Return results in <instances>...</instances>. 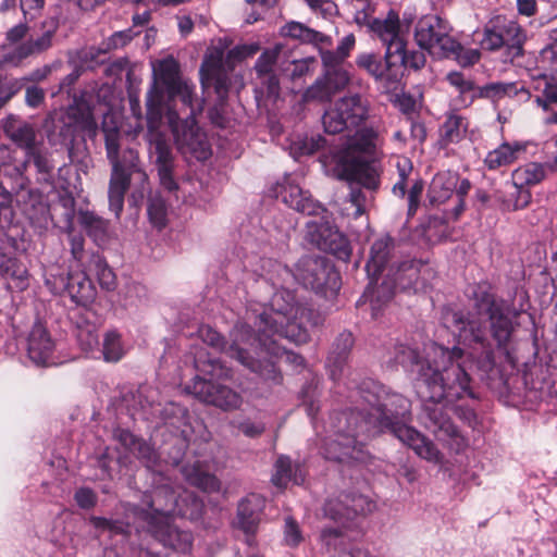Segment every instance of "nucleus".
Listing matches in <instances>:
<instances>
[{"label":"nucleus","mask_w":557,"mask_h":557,"mask_svg":"<svg viewBox=\"0 0 557 557\" xmlns=\"http://www.w3.org/2000/svg\"><path fill=\"white\" fill-rule=\"evenodd\" d=\"M364 399L370 407L368 412L350 410L337 416L335 438L324 446L327 459L348 465L364 462L368 459L364 441L373 430L387 429L421 458L434 462L441 460V453L434 443L405 424L411 408L408 398L381 389Z\"/></svg>","instance_id":"f257e3e1"},{"label":"nucleus","mask_w":557,"mask_h":557,"mask_svg":"<svg viewBox=\"0 0 557 557\" xmlns=\"http://www.w3.org/2000/svg\"><path fill=\"white\" fill-rule=\"evenodd\" d=\"M447 318L454 326L465 333L466 338L469 337L485 349L481 367L485 371H491L495 362L494 352L490 348L486 336L487 327L498 347L505 346L512 333V323L505 314L503 305L492 293L483 290L474 294L473 311L468 318L460 312H450Z\"/></svg>","instance_id":"f03ea898"},{"label":"nucleus","mask_w":557,"mask_h":557,"mask_svg":"<svg viewBox=\"0 0 557 557\" xmlns=\"http://www.w3.org/2000/svg\"><path fill=\"white\" fill-rule=\"evenodd\" d=\"M198 334L203 343L237 360L262 379L278 382L280 373L275 367V360L272 356L268 358V350L263 347L265 343L261 344L262 338H257L249 325L237 324L231 332L230 345L209 325L200 326Z\"/></svg>","instance_id":"7ed1b4c3"},{"label":"nucleus","mask_w":557,"mask_h":557,"mask_svg":"<svg viewBox=\"0 0 557 557\" xmlns=\"http://www.w3.org/2000/svg\"><path fill=\"white\" fill-rule=\"evenodd\" d=\"M107 159L111 165L108 197L111 210L119 216L124 207V197L128 191L132 177L139 180L143 188L149 177L143 166L140 153L133 147L121 149L122 135L117 127L102 125Z\"/></svg>","instance_id":"20e7f679"},{"label":"nucleus","mask_w":557,"mask_h":557,"mask_svg":"<svg viewBox=\"0 0 557 557\" xmlns=\"http://www.w3.org/2000/svg\"><path fill=\"white\" fill-rule=\"evenodd\" d=\"M259 321L264 336L277 334L304 344L310 338V327H318L324 319L318 311L297 304L289 292H280L272 299V312L260 314Z\"/></svg>","instance_id":"39448f33"},{"label":"nucleus","mask_w":557,"mask_h":557,"mask_svg":"<svg viewBox=\"0 0 557 557\" xmlns=\"http://www.w3.org/2000/svg\"><path fill=\"white\" fill-rule=\"evenodd\" d=\"M258 50V45L237 46L224 57L223 50L216 47L208 49L199 71L202 88L213 86L219 101L225 102L231 87L230 72L233 71L234 64Z\"/></svg>","instance_id":"423d86ee"},{"label":"nucleus","mask_w":557,"mask_h":557,"mask_svg":"<svg viewBox=\"0 0 557 557\" xmlns=\"http://www.w3.org/2000/svg\"><path fill=\"white\" fill-rule=\"evenodd\" d=\"M422 398V410L420 419L424 426L430 430L440 441L447 442L456 451H460L466 447V441L460 435L458 429L453 423L448 414V407L451 403H447L442 394L433 393L423 386L420 389Z\"/></svg>","instance_id":"0eeeda50"},{"label":"nucleus","mask_w":557,"mask_h":557,"mask_svg":"<svg viewBox=\"0 0 557 557\" xmlns=\"http://www.w3.org/2000/svg\"><path fill=\"white\" fill-rule=\"evenodd\" d=\"M371 116V104L362 95L347 94L338 98L332 108L322 115L324 132L339 134L346 128H358L366 125Z\"/></svg>","instance_id":"6e6552de"},{"label":"nucleus","mask_w":557,"mask_h":557,"mask_svg":"<svg viewBox=\"0 0 557 557\" xmlns=\"http://www.w3.org/2000/svg\"><path fill=\"white\" fill-rule=\"evenodd\" d=\"M447 23L437 15L419 20L414 30L418 46L437 59L460 60L462 46L448 34Z\"/></svg>","instance_id":"1a4fd4ad"},{"label":"nucleus","mask_w":557,"mask_h":557,"mask_svg":"<svg viewBox=\"0 0 557 557\" xmlns=\"http://www.w3.org/2000/svg\"><path fill=\"white\" fill-rule=\"evenodd\" d=\"M525 40V33L516 21L497 15L484 26L481 46L490 51L505 48L506 60L513 62L523 55Z\"/></svg>","instance_id":"9d476101"},{"label":"nucleus","mask_w":557,"mask_h":557,"mask_svg":"<svg viewBox=\"0 0 557 557\" xmlns=\"http://www.w3.org/2000/svg\"><path fill=\"white\" fill-rule=\"evenodd\" d=\"M168 120L177 150L186 158L206 161L210 158L211 145L207 134L198 126L196 117L181 120L177 112L170 111Z\"/></svg>","instance_id":"9b49d317"},{"label":"nucleus","mask_w":557,"mask_h":557,"mask_svg":"<svg viewBox=\"0 0 557 557\" xmlns=\"http://www.w3.org/2000/svg\"><path fill=\"white\" fill-rule=\"evenodd\" d=\"M471 379L459 364L451 362L443 371L432 370L426 379H423V387L442 394L447 403H455L465 395L474 397L470 386Z\"/></svg>","instance_id":"f8f14e48"},{"label":"nucleus","mask_w":557,"mask_h":557,"mask_svg":"<svg viewBox=\"0 0 557 557\" xmlns=\"http://www.w3.org/2000/svg\"><path fill=\"white\" fill-rule=\"evenodd\" d=\"M185 391L201 403L223 411L238 410L244 403L242 395L236 391L226 385L214 384L199 375H196L193 382L185 386Z\"/></svg>","instance_id":"ddd939ff"},{"label":"nucleus","mask_w":557,"mask_h":557,"mask_svg":"<svg viewBox=\"0 0 557 557\" xmlns=\"http://www.w3.org/2000/svg\"><path fill=\"white\" fill-rule=\"evenodd\" d=\"M420 273V265L413 260L392 263L384 274L385 280L372 290L371 301L385 304L389 301L396 287L401 289L412 287Z\"/></svg>","instance_id":"4468645a"},{"label":"nucleus","mask_w":557,"mask_h":557,"mask_svg":"<svg viewBox=\"0 0 557 557\" xmlns=\"http://www.w3.org/2000/svg\"><path fill=\"white\" fill-rule=\"evenodd\" d=\"M380 132L376 127H363L349 136L337 154V165L349 161H361L363 156L374 157L377 153Z\"/></svg>","instance_id":"2eb2a0df"},{"label":"nucleus","mask_w":557,"mask_h":557,"mask_svg":"<svg viewBox=\"0 0 557 557\" xmlns=\"http://www.w3.org/2000/svg\"><path fill=\"white\" fill-rule=\"evenodd\" d=\"M147 140L151 148V153L156 156L154 163L160 184L169 191L176 190L177 183L173 177L175 158L165 135L162 133H152L151 135H147Z\"/></svg>","instance_id":"dca6fc26"},{"label":"nucleus","mask_w":557,"mask_h":557,"mask_svg":"<svg viewBox=\"0 0 557 557\" xmlns=\"http://www.w3.org/2000/svg\"><path fill=\"white\" fill-rule=\"evenodd\" d=\"M283 50L284 46L282 44H275L261 53L255 65L261 88L272 99H277L281 92L280 79L274 72V65L280 61Z\"/></svg>","instance_id":"f3484780"},{"label":"nucleus","mask_w":557,"mask_h":557,"mask_svg":"<svg viewBox=\"0 0 557 557\" xmlns=\"http://www.w3.org/2000/svg\"><path fill=\"white\" fill-rule=\"evenodd\" d=\"M308 227L310 240L319 249L336 255L339 258L349 256L350 250L347 239L329 223L318 224L317 222H310Z\"/></svg>","instance_id":"a211bd4d"},{"label":"nucleus","mask_w":557,"mask_h":557,"mask_svg":"<svg viewBox=\"0 0 557 557\" xmlns=\"http://www.w3.org/2000/svg\"><path fill=\"white\" fill-rule=\"evenodd\" d=\"M381 168L364 160L349 161L336 166L337 177L351 184L357 183L369 190H377L380 187Z\"/></svg>","instance_id":"6ab92c4d"},{"label":"nucleus","mask_w":557,"mask_h":557,"mask_svg":"<svg viewBox=\"0 0 557 557\" xmlns=\"http://www.w3.org/2000/svg\"><path fill=\"white\" fill-rule=\"evenodd\" d=\"M372 507V503L361 495H342L337 498L329 499L324 506V512L331 519L343 522L345 520H352L358 515L371 511Z\"/></svg>","instance_id":"aec40b11"},{"label":"nucleus","mask_w":557,"mask_h":557,"mask_svg":"<svg viewBox=\"0 0 557 557\" xmlns=\"http://www.w3.org/2000/svg\"><path fill=\"white\" fill-rule=\"evenodd\" d=\"M2 128L7 137L26 152L41 144V141L37 140L35 125L13 115L8 116L3 121Z\"/></svg>","instance_id":"412c9836"},{"label":"nucleus","mask_w":557,"mask_h":557,"mask_svg":"<svg viewBox=\"0 0 557 557\" xmlns=\"http://www.w3.org/2000/svg\"><path fill=\"white\" fill-rule=\"evenodd\" d=\"M263 499L256 494L244 498L237 508L235 525L248 536L253 535L261 520Z\"/></svg>","instance_id":"4be33fe9"},{"label":"nucleus","mask_w":557,"mask_h":557,"mask_svg":"<svg viewBox=\"0 0 557 557\" xmlns=\"http://www.w3.org/2000/svg\"><path fill=\"white\" fill-rule=\"evenodd\" d=\"M42 127L50 145H66L74 140L76 128L63 111L49 112L42 122Z\"/></svg>","instance_id":"5701e85b"},{"label":"nucleus","mask_w":557,"mask_h":557,"mask_svg":"<svg viewBox=\"0 0 557 557\" xmlns=\"http://www.w3.org/2000/svg\"><path fill=\"white\" fill-rule=\"evenodd\" d=\"M53 350V343L41 323L34 324L27 343L29 358L38 366L48 363Z\"/></svg>","instance_id":"b1692460"},{"label":"nucleus","mask_w":557,"mask_h":557,"mask_svg":"<svg viewBox=\"0 0 557 557\" xmlns=\"http://www.w3.org/2000/svg\"><path fill=\"white\" fill-rule=\"evenodd\" d=\"M425 55L421 51H412L408 54L404 41H395L386 50V67L389 72L401 66L418 71L425 65Z\"/></svg>","instance_id":"393cba45"},{"label":"nucleus","mask_w":557,"mask_h":557,"mask_svg":"<svg viewBox=\"0 0 557 557\" xmlns=\"http://www.w3.org/2000/svg\"><path fill=\"white\" fill-rule=\"evenodd\" d=\"M300 276L304 283L311 288H321L326 284V277L331 274V267L324 258L306 257L299 262Z\"/></svg>","instance_id":"a878e982"},{"label":"nucleus","mask_w":557,"mask_h":557,"mask_svg":"<svg viewBox=\"0 0 557 557\" xmlns=\"http://www.w3.org/2000/svg\"><path fill=\"white\" fill-rule=\"evenodd\" d=\"M531 88L536 92L534 101L542 110L557 106V75L543 73L531 76Z\"/></svg>","instance_id":"bb28decb"},{"label":"nucleus","mask_w":557,"mask_h":557,"mask_svg":"<svg viewBox=\"0 0 557 557\" xmlns=\"http://www.w3.org/2000/svg\"><path fill=\"white\" fill-rule=\"evenodd\" d=\"M393 250L394 240L389 236L381 237L373 243L367 262V272L371 278L387 272L389 265L386 264Z\"/></svg>","instance_id":"cd10ccee"},{"label":"nucleus","mask_w":557,"mask_h":557,"mask_svg":"<svg viewBox=\"0 0 557 557\" xmlns=\"http://www.w3.org/2000/svg\"><path fill=\"white\" fill-rule=\"evenodd\" d=\"M283 201L302 214L319 215L324 212V209L311 198L308 191L302 190L295 184H288L284 187Z\"/></svg>","instance_id":"c85d7f7f"},{"label":"nucleus","mask_w":557,"mask_h":557,"mask_svg":"<svg viewBox=\"0 0 557 557\" xmlns=\"http://www.w3.org/2000/svg\"><path fill=\"white\" fill-rule=\"evenodd\" d=\"M283 201L302 214L319 215L324 212V209L311 198L308 191L302 190L295 184H288L284 187Z\"/></svg>","instance_id":"c756f323"},{"label":"nucleus","mask_w":557,"mask_h":557,"mask_svg":"<svg viewBox=\"0 0 557 557\" xmlns=\"http://www.w3.org/2000/svg\"><path fill=\"white\" fill-rule=\"evenodd\" d=\"M62 111L76 129L89 133L96 132L97 123L94 117L92 109L83 97L75 98L74 102Z\"/></svg>","instance_id":"7c9ffc66"},{"label":"nucleus","mask_w":557,"mask_h":557,"mask_svg":"<svg viewBox=\"0 0 557 557\" xmlns=\"http://www.w3.org/2000/svg\"><path fill=\"white\" fill-rule=\"evenodd\" d=\"M53 32L47 30L40 37L36 39H28L27 41L20 45L12 54L4 57L0 61V65L2 66L7 62H11L14 65H18L22 60L34 55L39 54L48 50L52 45Z\"/></svg>","instance_id":"2f4dec72"},{"label":"nucleus","mask_w":557,"mask_h":557,"mask_svg":"<svg viewBox=\"0 0 557 557\" xmlns=\"http://www.w3.org/2000/svg\"><path fill=\"white\" fill-rule=\"evenodd\" d=\"M281 34L284 37L298 39L306 44H312L319 49L326 48L332 45L331 37L314 29H311L298 22H289L286 25H284L281 29Z\"/></svg>","instance_id":"473e14b6"},{"label":"nucleus","mask_w":557,"mask_h":557,"mask_svg":"<svg viewBox=\"0 0 557 557\" xmlns=\"http://www.w3.org/2000/svg\"><path fill=\"white\" fill-rule=\"evenodd\" d=\"M0 274L8 280L11 289L24 290L28 285V271L15 258L0 255Z\"/></svg>","instance_id":"72a5a7b5"},{"label":"nucleus","mask_w":557,"mask_h":557,"mask_svg":"<svg viewBox=\"0 0 557 557\" xmlns=\"http://www.w3.org/2000/svg\"><path fill=\"white\" fill-rule=\"evenodd\" d=\"M457 178L446 173L436 174L429 187L428 199L433 207L446 203L454 195Z\"/></svg>","instance_id":"f704fd0d"},{"label":"nucleus","mask_w":557,"mask_h":557,"mask_svg":"<svg viewBox=\"0 0 557 557\" xmlns=\"http://www.w3.org/2000/svg\"><path fill=\"white\" fill-rule=\"evenodd\" d=\"M184 79L180 75V64L172 57L159 60L153 64V84L163 85L169 92Z\"/></svg>","instance_id":"c9c22d12"},{"label":"nucleus","mask_w":557,"mask_h":557,"mask_svg":"<svg viewBox=\"0 0 557 557\" xmlns=\"http://www.w3.org/2000/svg\"><path fill=\"white\" fill-rule=\"evenodd\" d=\"M163 91L160 89V87L152 85L147 94L146 101V120L148 128L147 135H151L152 133H160L158 129L163 117Z\"/></svg>","instance_id":"e433bc0d"},{"label":"nucleus","mask_w":557,"mask_h":557,"mask_svg":"<svg viewBox=\"0 0 557 557\" xmlns=\"http://www.w3.org/2000/svg\"><path fill=\"white\" fill-rule=\"evenodd\" d=\"M448 219H453L451 210H445L444 216H430L428 221L421 225V235L428 244L433 245L441 243L449 236Z\"/></svg>","instance_id":"4c0bfd02"},{"label":"nucleus","mask_w":557,"mask_h":557,"mask_svg":"<svg viewBox=\"0 0 557 557\" xmlns=\"http://www.w3.org/2000/svg\"><path fill=\"white\" fill-rule=\"evenodd\" d=\"M157 537L164 546L174 550L186 553L191 547L193 537L187 531H182L175 525H163L156 531Z\"/></svg>","instance_id":"58836bf2"},{"label":"nucleus","mask_w":557,"mask_h":557,"mask_svg":"<svg viewBox=\"0 0 557 557\" xmlns=\"http://www.w3.org/2000/svg\"><path fill=\"white\" fill-rule=\"evenodd\" d=\"M117 438L124 447L141 459L147 467H151L157 463L159 458L158 454L143 440L135 437L128 431L119 432Z\"/></svg>","instance_id":"ea45409f"},{"label":"nucleus","mask_w":557,"mask_h":557,"mask_svg":"<svg viewBox=\"0 0 557 557\" xmlns=\"http://www.w3.org/2000/svg\"><path fill=\"white\" fill-rule=\"evenodd\" d=\"M352 345L354 337L351 333H342L336 338L333 345V350L329 357V364L332 368L331 374L333 379H336L342 373Z\"/></svg>","instance_id":"a19ab883"},{"label":"nucleus","mask_w":557,"mask_h":557,"mask_svg":"<svg viewBox=\"0 0 557 557\" xmlns=\"http://www.w3.org/2000/svg\"><path fill=\"white\" fill-rule=\"evenodd\" d=\"M395 360L404 367L416 369L424 379H426L432 371L431 366L424 361L417 348L404 344L395 347Z\"/></svg>","instance_id":"79ce46f5"},{"label":"nucleus","mask_w":557,"mask_h":557,"mask_svg":"<svg viewBox=\"0 0 557 557\" xmlns=\"http://www.w3.org/2000/svg\"><path fill=\"white\" fill-rule=\"evenodd\" d=\"M290 481L300 484L304 482V474L300 468L293 465L288 457L281 456L275 462V472L272 476V482L277 487H286Z\"/></svg>","instance_id":"37998d69"},{"label":"nucleus","mask_w":557,"mask_h":557,"mask_svg":"<svg viewBox=\"0 0 557 557\" xmlns=\"http://www.w3.org/2000/svg\"><path fill=\"white\" fill-rule=\"evenodd\" d=\"M522 151H524V146L519 143L502 144L498 148L488 152L485 158V164L491 170L508 165L516 161Z\"/></svg>","instance_id":"c03bdc74"},{"label":"nucleus","mask_w":557,"mask_h":557,"mask_svg":"<svg viewBox=\"0 0 557 557\" xmlns=\"http://www.w3.org/2000/svg\"><path fill=\"white\" fill-rule=\"evenodd\" d=\"M481 96L492 100L520 96L524 100L531 98V91L517 83H492L481 88Z\"/></svg>","instance_id":"a18cd8bd"},{"label":"nucleus","mask_w":557,"mask_h":557,"mask_svg":"<svg viewBox=\"0 0 557 557\" xmlns=\"http://www.w3.org/2000/svg\"><path fill=\"white\" fill-rule=\"evenodd\" d=\"M354 46L355 36L350 34L343 38L336 50H325L324 48L319 49L324 70L342 69V64L348 58Z\"/></svg>","instance_id":"49530a36"},{"label":"nucleus","mask_w":557,"mask_h":557,"mask_svg":"<svg viewBox=\"0 0 557 557\" xmlns=\"http://www.w3.org/2000/svg\"><path fill=\"white\" fill-rule=\"evenodd\" d=\"M371 28L376 33L380 38L386 45V50L395 41H403L399 37V20L398 15L391 11L385 20H374L371 24Z\"/></svg>","instance_id":"de8ad7c7"},{"label":"nucleus","mask_w":557,"mask_h":557,"mask_svg":"<svg viewBox=\"0 0 557 557\" xmlns=\"http://www.w3.org/2000/svg\"><path fill=\"white\" fill-rule=\"evenodd\" d=\"M150 506L162 515L177 511L180 506V496L169 485H162L153 491Z\"/></svg>","instance_id":"09e8293b"},{"label":"nucleus","mask_w":557,"mask_h":557,"mask_svg":"<svg viewBox=\"0 0 557 557\" xmlns=\"http://www.w3.org/2000/svg\"><path fill=\"white\" fill-rule=\"evenodd\" d=\"M466 119L456 112L447 114L441 128V138L445 144L460 141L467 132Z\"/></svg>","instance_id":"8fccbe9b"},{"label":"nucleus","mask_w":557,"mask_h":557,"mask_svg":"<svg viewBox=\"0 0 557 557\" xmlns=\"http://www.w3.org/2000/svg\"><path fill=\"white\" fill-rule=\"evenodd\" d=\"M169 97H178L183 104L190 109L188 116L196 117L197 114L202 113L205 108L203 99H196L194 95V86L187 81L181 82L169 92Z\"/></svg>","instance_id":"3c124183"},{"label":"nucleus","mask_w":557,"mask_h":557,"mask_svg":"<svg viewBox=\"0 0 557 557\" xmlns=\"http://www.w3.org/2000/svg\"><path fill=\"white\" fill-rule=\"evenodd\" d=\"M545 177V170L541 164L529 163L512 172V185L515 188L528 187L542 182Z\"/></svg>","instance_id":"603ef678"},{"label":"nucleus","mask_w":557,"mask_h":557,"mask_svg":"<svg viewBox=\"0 0 557 557\" xmlns=\"http://www.w3.org/2000/svg\"><path fill=\"white\" fill-rule=\"evenodd\" d=\"M78 222L86 233L96 242H103L108 235V222L89 211L78 214Z\"/></svg>","instance_id":"864d4df0"},{"label":"nucleus","mask_w":557,"mask_h":557,"mask_svg":"<svg viewBox=\"0 0 557 557\" xmlns=\"http://www.w3.org/2000/svg\"><path fill=\"white\" fill-rule=\"evenodd\" d=\"M185 476L187 481L207 493L220 491L221 483L215 475L201 470L198 467L186 468Z\"/></svg>","instance_id":"5fc2aeb1"},{"label":"nucleus","mask_w":557,"mask_h":557,"mask_svg":"<svg viewBox=\"0 0 557 557\" xmlns=\"http://www.w3.org/2000/svg\"><path fill=\"white\" fill-rule=\"evenodd\" d=\"M357 64L359 67L364 69L369 74L374 76L376 79H396L397 72L393 69L389 72L386 67V63L383 65L376 55L372 53H364L358 57Z\"/></svg>","instance_id":"6e6d98bb"},{"label":"nucleus","mask_w":557,"mask_h":557,"mask_svg":"<svg viewBox=\"0 0 557 557\" xmlns=\"http://www.w3.org/2000/svg\"><path fill=\"white\" fill-rule=\"evenodd\" d=\"M281 71L292 81L297 82L312 71L315 63L314 58H305L299 60L283 61L280 59Z\"/></svg>","instance_id":"4d7b16f0"},{"label":"nucleus","mask_w":557,"mask_h":557,"mask_svg":"<svg viewBox=\"0 0 557 557\" xmlns=\"http://www.w3.org/2000/svg\"><path fill=\"white\" fill-rule=\"evenodd\" d=\"M147 212L150 223L158 230H162L168 223V207L165 200L153 194L148 198Z\"/></svg>","instance_id":"13d9d810"},{"label":"nucleus","mask_w":557,"mask_h":557,"mask_svg":"<svg viewBox=\"0 0 557 557\" xmlns=\"http://www.w3.org/2000/svg\"><path fill=\"white\" fill-rule=\"evenodd\" d=\"M321 540L329 549L339 550L338 557H356L357 552H346V536L341 530L324 529L321 532Z\"/></svg>","instance_id":"bf43d9fd"},{"label":"nucleus","mask_w":557,"mask_h":557,"mask_svg":"<svg viewBox=\"0 0 557 557\" xmlns=\"http://www.w3.org/2000/svg\"><path fill=\"white\" fill-rule=\"evenodd\" d=\"M195 367L201 373L215 380H227L232 376V371L219 360L195 359Z\"/></svg>","instance_id":"052dcab7"},{"label":"nucleus","mask_w":557,"mask_h":557,"mask_svg":"<svg viewBox=\"0 0 557 557\" xmlns=\"http://www.w3.org/2000/svg\"><path fill=\"white\" fill-rule=\"evenodd\" d=\"M203 510L202 502L191 493L180 496V506L176 513L189 519H198Z\"/></svg>","instance_id":"680f3d73"},{"label":"nucleus","mask_w":557,"mask_h":557,"mask_svg":"<svg viewBox=\"0 0 557 557\" xmlns=\"http://www.w3.org/2000/svg\"><path fill=\"white\" fill-rule=\"evenodd\" d=\"M334 91L330 88L327 82L320 77L311 86H309L304 92V100L327 102L334 96Z\"/></svg>","instance_id":"e2e57ef3"},{"label":"nucleus","mask_w":557,"mask_h":557,"mask_svg":"<svg viewBox=\"0 0 557 557\" xmlns=\"http://www.w3.org/2000/svg\"><path fill=\"white\" fill-rule=\"evenodd\" d=\"M91 270L95 272L96 277L102 288H104L107 290H112L115 288V285H116L115 274L101 258H99V257L94 258Z\"/></svg>","instance_id":"0e129e2a"},{"label":"nucleus","mask_w":557,"mask_h":557,"mask_svg":"<svg viewBox=\"0 0 557 557\" xmlns=\"http://www.w3.org/2000/svg\"><path fill=\"white\" fill-rule=\"evenodd\" d=\"M89 522L101 532H109L111 535H124L129 533V525L119 520H111L102 517H90Z\"/></svg>","instance_id":"69168bd1"},{"label":"nucleus","mask_w":557,"mask_h":557,"mask_svg":"<svg viewBox=\"0 0 557 557\" xmlns=\"http://www.w3.org/2000/svg\"><path fill=\"white\" fill-rule=\"evenodd\" d=\"M123 352L120 335L114 331L108 332L103 341L104 359L109 362H115L121 359Z\"/></svg>","instance_id":"338daca9"},{"label":"nucleus","mask_w":557,"mask_h":557,"mask_svg":"<svg viewBox=\"0 0 557 557\" xmlns=\"http://www.w3.org/2000/svg\"><path fill=\"white\" fill-rule=\"evenodd\" d=\"M109 50H106V46L102 48H88L78 51L77 53V64L86 70H94L97 65L103 63L102 60H99L101 54L108 53Z\"/></svg>","instance_id":"774afa93"}]
</instances>
